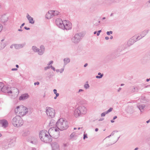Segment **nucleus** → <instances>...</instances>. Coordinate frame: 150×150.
Returning <instances> with one entry per match:
<instances>
[{
    "label": "nucleus",
    "mask_w": 150,
    "mask_h": 150,
    "mask_svg": "<svg viewBox=\"0 0 150 150\" xmlns=\"http://www.w3.org/2000/svg\"><path fill=\"white\" fill-rule=\"evenodd\" d=\"M133 37L135 40H136V41L140 40L143 38V37L141 36V34L138 36H137V35H134Z\"/></svg>",
    "instance_id": "393cba45"
},
{
    "label": "nucleus",
    "mask_w": 150,
    "mask_h": 150,
    "mask_svg": "<svg viewBox=\"0 0 150 150\" xmlns=\"http://www.w3.org/2000/svg\"><path fill=\"white\" fill-rule=\"evenodd\" d=\"M68 122L63 118H60L56 122V127L60 130L67 129L68 127Z\"/></svg>",
    "instance_id": "f257e3e1"
},
{
    "label": "nucleus",
    "mask_w": 150,
    "mask_h": 150,
    "mask_svg": "<svg viewBox=\"0 0 150 150\" xmlns=\"http://www.w3.org/2000/svg\"><path fill=\"white\" fill-rule=\"evenodd\" d=\"M131 91L132 93L136 92L138 91V89L137 88L135 87L134 86L131 88Z\"/></svg>",
    "instance_id": "c85d7f7f"
},
{
    "label": "nucleus",
    "mask_w": 150,
    "mask_h": 150,
    "mask_svg": "<svg viewBox=\"0 0 150 150\" xmlns=\"http://www.w3.org/2000/svg\"><path fill=\"white\" fill-rule=\"evenodd\" d=\"M98 75H100V76H96V78L97 79H100L103 76V74H101L99 72L98 73Z\"/></svg>",
    "instance_id": "7c9ffc66"
},
{
    "label": "nucleus",
    "mask_w": 150,
    "mask_h": 150,
    "mask_svg": "<svg viewBox=\"0 0 150 150\" xmlns=\"http://www.w3.org/2000/svg\"><path fill=\"white\" fill-rule=\"evenodd\" d=\"M30 133L29 131L28 130H25L23 131L22 133V136L23 137H25L28 135Z\"/></svg>",
    "instance_id": "a878e982"
},
{
    "label": "nucleus",
    "mask_w": 150,
    "mask_h": 150,
    "mask_svg": "<svg viewBox=\"0 0 150 150\" xmlns=\"http://www.w3.org/2000/svg\"><path fill=\"white\" fill-rule=\"evenodd\" d=\"M12 123L16 127H19L22 126L23 124V121L20 116H16L12 120Z\"/></svg>",
    "instance_id": "39448f33"
},
{
    "label": "nucleus",
    "mask_w": 150,
    "mask_h": 150,
    "mask_svg": "<svg viewBox=\"0 0 150 150\" xmlns=\"http://www.w3.org/2000/svg\"><path fill=\"white\" fill-rule=\"evenodd\" d=\"M15 112L18 114L19 116H23L26 115L28 112V109L23 105L18 106L15 110Z\"/></svg>",
    "instance_id": "20e7f679"
},
{
    "label": "nucleus",
    "mask_w": 150,
    "mask_h": 150,
    "mask_svg": "<svg viewBox=\"0 0 150 150\" xmlns=\"http://www.w3.org/2000/svg\"><path fill=\"white\" fill-rule=\"evenodd\" d=\"M25 25V23H23L21 25V26H20V28H22V27H23Z\"/></svg>",
    "instance_id": "052dcab7"
},
{
    "label": "nucleus",
    "mask_w": 150,
    "mask_h": 150,
    "mask_svg": "<svg viewBox=\"0 0 150 150\" xmlns=\"http://www.w3.org/2000/svg\"><path fill=\"white\" fill-rule=\"evenodd\" d=\"M129 108H130V109H132V107H130V106L129 107H128V108L127 109V111L128 112H129V113L132 112V111H129V110H128V109H129Z\"/></svg>",
    "instance_id": "a18cd8bd"
},
{
    "label": "nucleus",
    "mask_w": 150,
    "mask_h": 150,
    "mask_svg": "<svg viewBox=\"0 0 150 150\" xmlns=\"http://www.w3.org/2000/svg\"><path fill=\"white\" fill-rule=\"evenodd\" d=\"M12 71H16L17 70V68H13L11 69Z\"/></svg>",
    "instance_id": "bf43d9fd"
},
{
    "label": "nucleus",
    "mask_w": 150,
    "mask_h": 150,
    "mask_svg": "<svg viewBox=\"0 0 150 150\" xmlns=\"http://www.w3.org/2000/svg\"><path fill=\"white\" fill-rule=\"evenodd\" d=\"M46 112L47 115L50 118H53L55 116V112L54 110L51 108L47 107L46 108Z\"/></svg>",
    "instance_id": "6e6552de"
},
{
    "label": "nucleus",
    "mask_w": 150,
    "mask_h": 150,
    "mask_svg": "<svg viewBox=\"0 0 150 150\" xmlns=\"http://www.w3.org/2000/svg\"><path fill=\"white\" fill-rule=\"evenodd\" d=\"M83 37V35L82 33H77L71 38V41L73 43L77 44L80 41Z\"/></svg>",
    "instance_id": "0eeeda50"
},
{
    "label": "nucleus",
    "mask_w": 150,
    "mask_h": 150,
    "mask_svg": "<svg viewBox=\"0 0 150 150\" xmlns=\"http://www.w3.org/2000/svg\"><path fill=\"white\" fill-rule=\"evenodd\" d=\"M52 150H59V146L56 142H52L51 144Z\"/></svg>",
    "instance_id": "f8f14e48"
},
{
    "label": "nucleus",
    "mask_w": 150,
    "mask_h": 150,
    "mask_svg": "<svg viewBox=\"0 0 150 150\" xmlns=\"http://www.w3.org/2000/svg\"><path fill=\"white\" fill-rule=\"evenodd\" d=\"M49 125L50 126L53 127H53L55 125L56 126V122L53 119H52L50 121Z\"/></svg>",
    "instance_id": "4be33fe9"
},
{
    "label": "nucleus",
    "mask_w": 150,
    "mask_h": 150,
    "mask_svg": "<svg viewBox=\"0 0 150 150\" xmlns=\"http://www.w3.org/2000/svg\"><path fill=\"white\" fill-rule=\"evenodd\" d=\"M6 46V44L5 43H1V44L0 47L1 48L3 49Z\"/></svg>",
    "instance_id": "4c0bfd02"
},
{
    "label": "nucleus",
    "mask_w": 150,
    "mask_h": 150,
    "mask_svg": "<svg viewBox=\"0 0 150 150\" xmlns=\"http://www.w3.org/2000/svg\"><path fill=\"white\" fill-rule=\"evenodd\" d=\"M0 122L2 124V126L5 127L8 125V123L6 120H0Z\"/></svg>",
    "instance_id": "412c9836"
},
{
    "label": "nucleus",
    "mask_w": 150,
    "mask_h": 150,
    "mask_svg": "<svg viewBox=\"0 0 150 150\" xmlns=\"http://www.w3.org/2000/svg\"><path fill=\"white\" fill-rule=\"evenodd\" d=\"M25 45V43L21 44H14L15 48L16 49H19L23 47Z\"/></svg>",
    "instance_id": "6ab92c4d"
},
{
    "label": "nucleus",
    "mask_w": 150,
    "mask_h": 150,
    "mask_svg": "<svg viewBox=\"0 0 150 150\" xmlns=\"http://www.w3.org/2000/svg\"><path fill=\"white\" fill-rule=\"evenodd\" d=\"M76 133L75 132H74L72 133L70 135V137L71 138H72L75 135Z\"/></svg>",
    "instance_id": "a19ab883"
},
{
    "label": "nucleus",
    "mask_w": 150,
    "mask_h": 150,
    "mask_svg": "<svg viewBox=\"0 0 150 150\" xmlns=\"http://www.w3.org/2000/svg\"><path fill=\"white\" fill-rule=\"evenodd\" d=\"M117 131H113V132H112L111 133V134L108 136L107 137H106V138H108H108H109L111 136H113L115 134V132H117Z\"/></svg>",
    "instance_id": "e433bc0d"
},
{
    "label": "nucleus",
    "mask_w": 150,
    "mask_h": 150,
    "mask_svg": "<svg viewBox=\"0 0 150 150\" xmlns=\"http://www.w3.org/2000/svg\"><path fill=\"white\" fill-rule=\"evenodd\" d=\"M112 33L113 32L112 31H107L106 33L108 35H109L110 34H112Z\"/></svg>",
    "instance_id": "79ce46f5"
},
{
    "label": "nucleus",
    "mask_w": 150,
    "mask_h": 150,
    "mask_svg": "<svg viewBox=\"0 0 150 150\" xmlns=\"http://www.w3.org/2000/svg\"><path fill=\"white\" fill-rule=\"evenodd\" d=\"M53 91L54 92V93L55 94L57 93V90L56 89H54Z\"/></svg>",
    "instance_id": "13d9d810"
},
{
    "label": "nucleus",
    "mask_w": 150,
    "mask_h": 150,
    "mask_svg": "<svg viewBox=\"0 0 150 150\" xmlns=\"http://www.w3.org/2000/svg\"><path fill=\"white\" fill-rule=\"evenodd\" d=\"M64 70V68H62L61 69V70H59V69H57L56 70V71L57 72H60L61 73L63 72Z\"/></svg>",
    "instance_id": "f704fd0d"
},
{
    "label": "nucleus",
    "mask_w": 150,
    "mask_h": 150,
    "mask_svg": "<svg viewBox=\"0 0 150 150\" xmlns=\"http://www.w3.org/2000/svg\"><path fill=\"white\" fill-rule=\"evenodd\" d=\"M63 27L62 29L69 30L71 28V24L69 21L67 20L63 21Z\"/></svg>",
    "instance_id": "9d476101"
},
{
    "label": "nucleus",
    "mask_w": 150,
    "mask_h": 150,
    "mask_svg": "<svg viewBox=\"0 0 150 150\" xmlns=\"http://www.w3.org/2000/svg\"><path fill=\"white\" fill-rule=\"evenodd\" d=\"M11 88L7 86H4L3 88L2 89V91L5 93H10L11 92Z\"/></svg>",
    "instance_id": "ddd939ff"
},
{
    "label": "nucleus",
    "mask_w": 150,
    "mask_h": 150,
    "mask_svg": "<svg viewBox=\"0 0 150 150\" xmlns=\"http://www.w3.org/2000/svg\"><path fill=\"white\" fill-rule=\"evenodd\" d=\"M107 114V113H106L105 112H103V113H101V117H104L105 116V115Z\"/></svg>",
    "instance_id": "c03bdc74"
},
{
    "label": "nucleus",
    "mask_w": 150,
    "mask_h": 150,
    "mask_svg": "<svg viewBox=\"0 0 150 150\" xmlns=\"http://www.w3.org/2000/svg\"><path fill=\"white\" fill-rule=\"evenodd\" d=\"M84 91V90L82 89H80L77 92V93H79L80 92H83Z\"/></svg>",
    "instance_id": "09e8293b"
},
{
    "label": "nucleus",
    "mask_w": 150,
    "mask_h": 150,
    "mask_svg": "<svg viewBox=\"0 0 150 150\" xmlns=\"http://www.w3.org/2000/svg\"><path fill=\"white\" fill-rule=\"evenodd\" d=\"M137 107L141 112H142L144 110V108L145 107L144 104L139 105H137Z\"/></svg>",
    "instance_id": "5701e85b"
},
{
    "label": "nucleus",
    "mask_w": 150,
    "mask_h": 150,
    "mask_svg": "<svg viewBox=\"0 0 150 150\" xmlns=\"http://www.w3.org/2000/svg\"><path fill=\"white\" fill-rule=\"evenodd\" d=\"M40 50H42L44 52H45V47H44V46L42 45H41L40 47Z\"/></svg>",
    "instance_id": "ea45409f"
},
{
    "label": "nucleus",
    "mask_w": 150,
    "mask_h": 150,
    "mask_svg": "<svg viewBox=\"0 0 150 150\" xmlns=\"http://www.w3.org/2000/svg\"><path fill=\"white\" fill-rule=\"evenodd\" d=\"M149 30H145L143 31H142L141 33V35L142 37H144L147 33H148L149 32Z\"/></svg>",
    "instance_id": "b1692460"
},
{
    "label": "nucleus",
    "mask_w": 150,
    "mask_h": 150,
    "mask_svg": "<svg viewBox=\"0 0 150 150\" xmlns=\"http://www.w3.org/2000/svg\"><path fill=\"white\" fill-rule=\"evenodd\" d=\"M87 134H83V139H85L86 138H87Z\"/></svg>",
    "instance_id": "37998d69"
},
{
    "label": "nucleus",
    "mask_w": 150,
    "mask_h": 150,
    "mask_svg": "<svg viewBox=\"0 0 150 150\" xmlns=\"http://www.w3.org/2000/svg\"><path fill=\"white\" fill-rule=\"evenodd\" d=\"M29 97V95L27 93H25L21 95L19 97V100H24L28 99Z\"/></svg>",
    "instance_id": "f3484780"
},
{
    "label": "nucleus",
    "mask_w": 150,
    "mask_h": 150,
    "mask_svg": "<svg viewBox=\"0 0 150 150\" xmlns=\"http://www.w3.org/2000/svg\"><path fill=\"white\" fill-rule=\"evenodd\" d=\"M8 16L4 14L2 15L1 18V20L2 23H5L8 21Z\"/></svg>",
    "instance_id": "dca6fc26"
},
{
    "label": "nucleus",
    "mask_w": 150,
    "mask_h": 150,
    "mask_svg": "<svg viewBox=\"0 0 150 150\" xmlns=\"http://www.w3.org/2000/svg\"><path fill=\"white\" fill-rule=\"evenodd\" d=\"M39 84H40V83H39V82L38 81H37L36 82H35L34 83V84L35 85H38Z\"/></svg>",
    "instance_id": "864d4df0"
},
{
    "label": "nucleus",
    "mask_w": 150,
    "mask_h": 150,
    "mask_svg": "<svg viewBox=\"0 0 150 150\" xmlns=\"http://www.w3.org/2000/svg\"><path fill=\"white\" fill-rule=\"evenodd\" d=\"M3 28L2 25L0 23V32L2 31Z\"/></svg>",
    "instance_id": "49530a36"
},
{
    "label": "nucleus",
    "mask_w": 150,
    "mask_h": 150,
    "mask_svg": "<svg viewBox=\"0 0 150 150\" xmlns=\"http://www.w3.org/2000/svg\"><path fill=\"white\" fill-rule=\"evenodd\" d=\"M24 28L25 30H29L30 29V28H27L26 27H25Z\"/></svg>",
    "instance_id": "6e6d98bb"
},
{
    "label": "nucleus",
    "mask_w": 150,
    "mask_h": 150,
    "mask_svg": "<svg viewBox=\"0 0 150 150\" xmlns=\"http://www.w3.org/2000/svg\"><path fill=\"white\" fill-rule=\"evenodd\" d=\"M136 42V40H135L134 37H132L131 38L129 39L127 42V45L128 46H130L133 45L134 43Z\"/></svg>",
    "instance_id": "2eb2a0df"
},
{
    "label": "nucleus",
    "mask_w": 150,
    "mask_h": 150,
    "mask_svg": "<svg viewBox=\"0 0 150 150\" xmlns=\"http://www.w3.org/2000/svg\"><path fill=\"white\" fill-rule=\"evenodd\" d=\"M13 47H15L14 44H13V45H11L10 46V47L11 48H13Z\"/></svg>",
    "instance_id": "4d7b16f0"
},
{
    "label": "nucleus",
    "mask_w": 150,
    "mask_h": 150,
    "mask_svg": "<svg viewBox=\"0 0 150 150\" xmlns=\"http://www.w3.org/2000/svg\"><path fill=\"white\" fill-rule=\"evenodd\" d=\"M53 62L52 61H50V62L47 65L48 66H49L51 64H52L53 63Z\"/></svg>",
    "instance_id": "3c124183"
},
{
    "label": "nucleus",
    "mask_w": 150,
    "mask_h": 150,
    "mask_svg": "<svg viewBox=\"0 0 150 150\" xmlns=\"http://www.w3.org/2000/svg\"><path fill=\"white\" fill-rule=\"evenodd\" d=\"M32 150H36V149L35 148H32Z\"/></svg>",
    "instance_id": "774afa93"
},
{
    "label": "nucleus",
    "mask_w": 150,
    "mask_h": 150,
    "mask_svg": "<svg viewBox=\"0 0 150 150\" xmlns=\"http://www.w3.org/2000/svg\"><path fill=\"white\" fill-rule=\"evenodd\" d=\"M117 118V116H115L113 118V120H114Z\"/></svg>",
    "instance_id": "338daca9"
},
{
    "label": "nucleus",
    "mask_w": 150,
    "mask_h": 150,
    "mask_svg": "<svg viewBox=\"0 0 150 150\" xmlns=\"http://www.w3.org/2000/svg\"><path fill=\"white\" fill-rule=\"evenodd\" d=\"M105 39L106 40H108L109 39V38L108 37L106 36L105 37Z\"/></svg>",
    "instance_id": "e2e57ef3"
},
{
    "label": "nucleus",
    "mask_w": 150,
    "mask_h": 150,
    "mask_svg": "<svg viewBox=\"0 0 150 150\" xmlns=\"http://www.w3.org/2000/svg\"><path fill=\"white\" fill-rule=\"evenodd\" d=\"M87 65H88V64L86 63L84 65V67H87Z\"/></svg>",
    "instance_id": "69168bd1"
},
{
    "label": "nucleus",
    "mask_w": 150,
    "mask_h": 150,
    "mask_svg": "<svg viewBox=\"0 0 150 150\" xmlns=\"http://www.w3.org/2000/svg\"><path fill=\"white\" fill-rule=\"evenodd\" d=\"M26 17L29 21V23L32 24H33L35 23V21L33 18L30 16L28 13H27Z\"/></svg>",
    "instance_id": "a211bd4d"
},
{
    "label": "nucleus",
    "mask_w": 150,
    "mask_h": 150,
    "mask_svg": "<svg viewBox=\"0 0 150 150\" xmlns=\"http://www.w3.org/2000/svg\"><path fill=\"white\" fill-rule=\"evenodd\" d=\"M37 52H38V54L40 55H42L44 52L41 50L40 49L39 50V49H38V50L37 51Z\"/></svg>",
    "instance_id": "72a5a7b5"
},
{
    "label": "nucleus",
    "mask_w": 150,
    "mask_h": 150,
    "mask_svg": "<svg viewBox=\"0 0 150 150\" xmlns=\"http://www.w3.org/2000/svg\"><path fill=\"white\" fill-rule=\"evenodd\" d=\"M50 68H51L50 66H48L45 67V68L44 69H45V70H46L48 69H49Z\"/></svg>",
    "instance_id": "de8ad7c7"
},
{
    "label": "nucleus",
    "mask_w": 150,
    "mask_h": 150,
    "mask_svg": "<svg viewBox=\"0 0 150 150\" xmlns=\"http://www.w3.org/2000/svg\"><path fill=\"white\" fill-rule=\"evenodd\" d=\"M32 48L33 50L35 52H37L38 49L35 46H33Z\"/></svg>",
    "instance_id": "473e14b6"
},
{
    "label": "nucleus",
    "mask_w": 150,
    "mask_h": 150,
    "mask_svg": "<svg viewBox=\"0 0 150 150\" xmlns=\"http://www.w3.org/2000/svg\"><path fill=\"white\" fill-rule=\"evenodd\" d=\"M101 32V30H100L98 31V32L97 33V36H99L100 35V33Z\"/></svg>",
    "instance_id": "603ef678"
},
{
    "label": "nucleus",
    "mask_w": 150,
    "mask_h": 150,
    "mask_svg": "<svg viewBox=\"0 0 150 150\" xmlns=\"http://www.w3.org/2000/svg\"><path fill=\"white\" fill-rule=\"evenodd\" d=\"M63 146L64 147H67V144H64Z\"/></svg>",
    "instance_id": "680f3d73"
},
{
    "label": "nucleus",
    "mask_w": 150,
    "mask_h": 150,
    "mask_svg": "<svg viewBox=\"0 0 150 150\" xmlns=\"http://www.w3.org/2000/svg\"><path fill=\"white\" fill-rule=\"evenodd\" d=\"M64 65H65L70 62V59L69 58H66L64 59Z\"/></svg>",
    "instance_id": "cd10ccee"
},
{
    "label": "nucleus",
    "mask_w": 150,
    "mask_h": 150,
    "mask_svg": "<svg viewBox=\"0 0 150 150\" xmlns=\"http://www.w3.org/2000/svg\"><path fill=\"white\" fill-rule=\"evenodd\" d=\"M11 92L10 93H13L16 96H17L19 94V91L18 89L16 88H12L11 89Z\"/></svg>",
    "instance_id": "4468645a"
},
{
    "label": "nucleus",
    "mask_w": 150,
    "mask_h": 150,
    "mask_svg": "<svg viewBox=\"0 0 150 150\" xmlns=\"http://www.w3.org/2000/svg\"><path fill=\"white\" fill-rule=\"evenodd\" d=\"M100 23V21H97V22L96 23H94V25L96 26H97L99 24V23Z\"/></svg>",
    "instance_id": "8fccbe9b"
},
{
    "label": "nucleus",
    "mask_w": 150,
    "mask_h": 150,
    "mask_svg": "<svg viewBox=\"0 0 150 150\" xmlns=\"http://www.w3.org/2000/svg\"><path fill=\"white\" fill-rule=\"evenodd\" d=\"M46 132L47 131L45 130L40 131L39 134V137L42 142L45 143H49L52 142V138Z\"/></svg>",
    "instance_id": "f03ea898"
},
{
    "label": "nucleus",
    "mask_w": 150,
    "mask_h": 150,
    "mask_svg": "<svg viewBox=\"0 0 150 150\" xmlns=\"http://www.w3.org/2000/svg\"><path fill=\"white\" fill-rule=\"evenodd\" d=\"M54 17V15L53 14L52 10L49 11L48 13L46 14V17L47 19H50Z\"/></svg>",
    "instance_id": "aec40b11"
},
{
    "label": "nucleus",
    "mask_w": 150,
    "mask_h": 150,
    "mask_svg": "<svg viewBox=\"0 0 150 150\" xmlns=\"http://www.w3.org/2000/svg\"><path fill=\"white\" fill-rule=\"evenodd\" d=\"M50 67L51 68V69L53 70V71H55V68L52 67V66L51 65Z\"/></svg>",
    "instance_id": "5fc2aeb1"
},
{
    "label": "nucleus",
    "mask_w": 150,
    "mask_h": 150,
    "mask_svg": "<svg viewBox=\"0 0 150 150\" xmlns=\"http://www.w3.org/2000/svg\"><path fill=\"white\" fill-rule=\"evenodd\" d=\"M115 137L116 136H115L113 137V142L112 144H114L116 143L117 141V140H118L119 138L120 137V136H119L118 135L116 136V137Z\"/></svg>",
    "instance_id": "bb28decb"
},
{
    "label": "nucleus",
    "mask_w": 150,
    "mask_h": 150,
    "mask_svg": "<svg viewBox=\"0 0 150 150\" xmlns=\"http://www.w3.org/2000/svg\"><path fill=\"white\" fill-rule=\"evenodd\" d=\"M53 14L54 15V16H56L58 15L59 13V12L57 11H53L52 10Z\"/></svg>",
    "instance_id": "c756f323"
},
{
    "label": "nucleus",
    "mask_w": 150,
    "mask_h": 150,
    "mask_svg": "<svg viewBox=\"0 0 150 150\" xmlns=\"http://www.w3.org/2000/svg\"><path fill=\"white\" fill-rule=\"evenodd\" d=\"M48 134L51 137L55 139L57 138L59 136V130H57L54 127L50 128L48 130Z\"/></svg>",
    "instance_id": "423d86ee"
},
{
    "label": "nucleus",
    "mask_w": 150,
    "mask_h": 150,
    "mask_svg": "<svg viewBox=\"0 0 150 150\" xmlns=\"http://www.w3.org/2000/svg\"><path fill=\"white\" fill-rule=\"evenodd\" d=\"M4 84L2 82H0V91L1 90L2 91V89L4 87Z\"/></svg>",
    "instance_id": "c9c22d12"
},
{
    "label": "nucleus",
    "mask_w": 150,
    "mask_h": 150,
    "mask_svg": "<svg viewBox=\"0 0 150 150\" xmlns=\"http://www.w3.org/2000/svg\"><path fill=\"white\" fill-rule=\"evenodd\" d=\"M86 112L87 109L84 106L80 105L75 110L74 115L75 117H77L82 114H86Z\"/></svg>",
    "instance_id": "7ed1b4c3"
},
{
    "label": "nucleus",
    "mask_w": 150,
    "mask_h": 150,
    "mask_svg": "<svg viewBox=\"0 0 150 150\" xmlns=\"http://www.w3.org/2000/svg\"><path fill=\"white\" fill-rule=\"evenodd\" d=\"M84 87L86 89H88L90 87V86L88 83H86L84 85Z\"/></svg>",
    "instance_id": "2f4dec72"
},
{
    "label": "nucleus",
    "mask_w": 150,
    "mask_h": 150,
    "mask_svg": "<svg viewBox=\"0 0 150 150\" xmlns=\"http://www.w3.org/2000/svg\"><path fill=\"white\" fill-rule=\"evenodd\" d=\"M55 94H56V97H58L59 95V93H57Z\"/></svg>",
    "instance_id": "0e129e2a"
},
{
    "label": "nucleus",
    "mask_w": 150,
    "mask_h": 150,
    "mask_svg": "<svg viewBox=\"0 0 150 150\" xmlns=\"http://www.w3.org/2000/svg\"><path fill=\"white\" fill-rule=\"evenodd\" d=\"M113 110V108H110V109L108 110L107 111H106V113L107 114L109 113L110 112L112 111Z\"/></svg>",
    "instance_id": "58836bf2"
},
{
    "label": "nucleus",
    "mask_w": 150,
    "mask_h": 150,
    "mask_svg": "<svg viewBox=\"0 0 150 150\" xmlns=\"http://www.w3.org/2000/svg\"><path fill=\"white\" fill-rule=\"evenodd\" d=\"M120 1V0H102L103 4L108 5L118 3Z\"/></svg>",
    "instance_id": "1a4fd4ad"
},
{
    "label": "nucleus",
    "mask_w": 150,
    "mask_h": 150,
    "mask_svg": "<svg viewBox=\"0 0 150 150\" xmlns=\"http://www.w3.org/2000/svg\"><path fill=\"white\" fill-rule=\"evenodd\" d=\"M57 25L59 28L62 29L63 25V21L60 18H57L55 21Z\"/></svg>",
    "instance_id": "9b49d317"
}]
</instances>
